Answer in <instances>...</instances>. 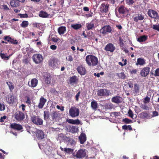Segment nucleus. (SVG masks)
<instances>
[{
	"mask_svg": "<svg viewBox=\"0 0 159 159\" xmlns=\"http://www.w3.org/2000/svg\"><path fill=\"white\" fill-rule=\"evenodd\" d=\"M85 61L89 66H94L97 65L98 59L97 57L92 55H89L86 57Z\"/></svg>",
	"mask_w": 159,
	"mask_h": 159,
	"instance_id": "1",
	"label": "nucleus"
},
{
	"mask_svg": "<svg viewBox=\"0 0 159 159\" xmlns=\"http://www.w3.org/2000/svg\"><path fill=\"white\" fill-rule=\"evenodd\" d=\"M97 94L99 96L108 97L111 94V93L108 89H101L98 90Z\"/></svg>",
	"mask_w": 159,
	"mask_h": 159,
	"instance_id": "2",
	"label": "nucleus"
},
{
	"mask_svg": "<svg viewBox=\"0 0 159 159\" xmlns=\"http://www.w3.org/2000/svg\"><path fill=\"white\" fill-rule=\"evenodd\" d=\"M30 121L37 125H40L43 124V120L39 116H33L31 117Z\"/></svg>",
	"mask_w": 159,
	"mask_h": 159,
	"instance_id": "3",
	"label": "nucleus"
},
{
	"mask_svg": "<svg viewBox=\"0 0 159 159\" xmlns=\"http://www.w3.org/2000/svg\"><path fill=\"white\" fill-rule=\"evenodd\" d=\"M80 111L79 109L75 107H72L70 109L69 114L70 116L73 118L79 116Z\"/></svg>",
	"mask_w": 159,
	"mask_h": 159,
	"instance_id": "4",
	"label": "nucleus"
},
{
	"mask_svg": "<svg viewBox=\"0 0 159 159\" xmlns=\"http://www.w3.org/2000/svg\"><path fill=\"white\" fill-rule=\"evenodd\" d=\"M109 5L108 4L102 3L99 7L100 12L102 14L107 13L109 11Z\"/></svg>",
	"mask_w": 159,
	"mask_h": 159,
	"instance_id": "5",
	"label": "nucleus"
},
{
	"mask_svg": "<svg viewBox=\"0 0 159 159\" xmlns=\"http://www.w3.org/2000/svg\"><path fill=\"white\" fill-rule=\"evenodd\" d=\"M32 58L33 61L36 64L40 63L43 60V56L40 54H34Z\"/></svg>",
	"mask_w": 159,
	"mask_h": 159,
	"instance_id": "6",
	"label": "nucleus"
},
{
	"mask_svg": "<svg viewBox=\"0 0 159 159\" xmlns=\"http://www.w3.org/2000/svg\"><path fill=\"white\" fill-rule=\"evenodd\" d=\"M15 119L18 121H21L25 118L24 114L21 111H16L15 115Z\"/></svg>",
	"mask_w": 159,
	"mask_h": 159,
	"instance_id": "7",
	"label": "nucleus"
},
{
	"mask_svg": "<svg viewBox=\"0 0 159 159\" xmlns=\"http://www.w3.org/2000/svg\"><path fill=\"white\" fill-rule=\"evenodd\" d=\"M48 64L50 66L53 68H56L58 65V61L56 58H53L48 61Z\"/></svg>",
	"mask_w": 159,
	"mask_h": 159,
	"instance_id": "8",
	"label": "nucleus"
},
{
	"mask_svg": "<svg viewBox=\"0 0 159 159\" xmlns=\"http://www.w3.org/2000/svg\"><path fill=\"white\" fill-rule=\"evenodd\" d=\"M112 31L111 27L109 25H105L100 30V33L102 34H106L111 33Z\"/></svg>",
	"mask_w": 159,
	"mask_h": 159,
	"instance_id": "9",
	"label": "nucleus"
},
{
	"mask_svg": "<svg viewBox=\"0 0 159 159\" xmlns=\"http://www.w3.org/2000/svg\"><path fill=\"white\" fill-rule=\"evenodd\" d=\"M86 153L84 150L80 149L79 150L75 155H73L77 158H84L86 155Z\"/></svg>",
	"mask_w": 159,
	"mask_h": 159,
	"instance_id": "10",
	"label": "nucleus"
},
{
	"mask_svg": "<svg viewBox=\"0 0 159 159\" xmlns=\"http://www.w3.org/2000/svg\"><path fill=\"white\" fill-rule=\"evenodd\" d=\"M104 49L107 52H112L115 50L116 48L113 44L109 43L106 45Z\"/></svg>",
	"mask_w": 159,
	"mask_h": 159,
	"instance_id": "11",
	"label": "nucleus"
},
{
	"mask_svg": "<svg viewBox=\"0 0 159 159\" xmlns=\"http://www.w3.org/2000/svg\"><path fill=\"white\" fill-rule=\"evenodd\" d=\"M150 68L148 67H146L143 68L140 72V75L142 77H146L149 74Z\"/></svg>",
	"mask_w": 159,
	"mask_h": 159,
	"instance_id": "12",
	"label": "nucleus"
},
{
	"mask_svg": "<svg viewBox=\"0 0 159 159\" xmlns=\"http://www.w3.org/2000/svg\"><path fill=\"white\" fill-rule=\"evenodd\" d=\"M10 127L12 129L17 131H20L23 128L22 126L21 125L16 123L11 124L10 125Z\"/></svg>",
	"mask_w": 159,
	"mask_h": 159,
	"instance_id": "13",
	"label": "nucleus"
},
{
	"mask_svg": "<svg viewBox=\"0 0 159 159\" xmlns=\"http://www.w3.org/2000/svg\"><path fill=\"white\" fill-rule=\"evenodd\" d=\"M52 120L57 121L60 117V114L56 111H53L51 115Z\"/></svg>",
	"mask_w": 159,
	"mask_h": 159,
	"instance_id": "14",
	"label": "nucleus"
},
{
	"mask_svg": "<svg viewBox=\"0 0 159 159\" xmlns=\"http://www.w3.org/2000/svg\"><path fill=\"white\" fill-rule=\"evenodd\" d=\"M148 14L150 17L152 18L156 19L159 17L158 13L153 10H149L148 11Z\"/></svg>",
	"mask_w": 159,
	"mask_h": 159,
	"instance_id": "15",
	"label": "nucleus"
},
{
	"mask_svg": "<svg viewBox=\"0 0 159 159\" xmlns=\"http://www.w3.org/2000/svg\"><path fill=\"white\" fill-rule=\"evenodd\" d=\"M47 102V99L44 97H42L39 99V102L37 107L39 109H42L44 107L45 103Z\"/></svg>",
	"mask_w": 159,
	"mask_h": 159,
	"instance_id": "16",
	"label": "nucleus"
},
{
	"mask_svg": "<svg viewBox=\"0 0 159 159\" xmlns=\"http://www.w3.org/2000/svg\"><path fill=\"white\" fill-rule=\"evenodd\" d=\"M111 102L116 104L121 103L122 101V97L119 96H116L113 97L111 99Z\"/></svg>",
	"mask_w": 159,
	"mask_h": 159,
	"instance_id": "17",
	"label": "nucleus"
},
{
	"mask_svg": "<svg viewBox=\"0 0 159 159\" xmlns=\"http://www.w3.org/2000/svg\"><path fill=\"white\" fill-rule=\"evenodd\" d=\"M36 136L38 139H42L44 138V134L42 130H38L37 131Z\"/></svg>",
	"mask_w": 159,
	"mask_h": 159,
	"instance_id": "18",
	"label": "nucleus"
},
{
	"mask_svg": "<svg viewBox=\"0 0 159 159\" xmlns=\"http://www.w3.org/2000/svg\"><path fill=\"white\" fill-rule=\"evenodd\" d=\"M139 117L141 119L149 118L150 117V115L147 111H143L140 113Z\"/></svg>",
	"mask_w": 159,
	"mask_h": 159,
	"instance_id": "19",
	"label": "nucleus"
},
{
	"mask_svg": "<svg viewBox=\"0 0 159 159\" xmlns=\"http://www.w3.org/2000/svg\"><path fill=\"white\" fill-rule=\"evenodd\" d=\"M77 71L81 75H84L86 73L85 68L82 66H79L77 68Z\"/></svg>",
	"mask_w": 159,
	"mask_h": 159,
	"instance_id": "20",
	"label": "nucleus"
},
{
	"mask_svg": "<svg viewBox=\"0 0 159 159\" xmlns=\"http://www.w3.org/2000/svg\"><path fill=\"white\" fill-rule=\"evenodd\" d=\"M44 79L46 84H49L51 83L52 77L49 74H47L46 75H44Z\"/></svg>",
	"mask_w": 159,
	"mask_h": 159,
	"instance_id": "21",
	"label": "nucleus"
},
{
	"mask_svg": "<svg viewBox=\"0 0 159 159\" xmlns=\"http://www.w3.org/2000/svg\"><path fill=\"white\" fill-rule=\"evenodd\" d=\"M38 83V80L36 78H34L31 80L30 84V82H29L28 85L34 88L37 85Z\"/></svg>",
	"mask_w": 159,
	"mask_h": 159,
	"instance_id": "22",
	"label": "nucleus"
},
{
	"mask_svg": "<svg viewBox=\"0 0 159 159\" xmlns=\"http://www.w3.org/2000/svg\"><path fill=\"white\" fill-rule=\"evenodd\" d=\"M67 129L69 132L74 133L77 131L78 128L75 126L69 125L67 127Z\"/></svg>",
	"mask_w": 159,
	"mask_h": 159,
	"instance_id": "23",
	"label": "nucleus"
},
{
	"mask_svg": "<svg viewBox=\"0 0 159 159\" xmlns=\"http://www.w3.org/2000/svg\"><path fill=\"white\" fill-rule=\"evenodd\" d=\"M127 11V9L123 5H121L118 9V11L120 14H125Z\"/></svg>",
	"mask_w": 159,
	"mask_h": 159,
	"instance_id": "24",
	"label": "nucleus"
},
{
	"mask_svg": "<svg viewBox=\"0 0 159 159\" xmlns=\"http://www.w3.org/2000/svg\"><path fill=\"white\" fill-rule=\"evenodd\" d=\"M10 4L11 7H16L20 5V2L17 0H12L10 2Z\"/></svg>",
	"mask_w": 159,
	"mask_h": 159,
	"instance_id": "25",
	"label": "nucleus"
},
{
	"mask_svg": "<svg viewBox=\"0 0 159 159\" xmlns=\"http://www.w3.org/2000/svg\"><path fill=\"white\" fill-rule=\"evenodd\" d=\"M79 139L81 144H83L86 140V137L85 134L82 133L79 137Z\"/></svg>",
	"mask_w": 159,
	"mask_h": 159,
	"instance_id": "26",
	"label": "nucleus"
},
{
	"mask_svg": "<svg viewBox=\"0 0 159 159\" xmlns=\"http://www.w3.org/2000/svg\"><path fill=\"white\" fill-rule=\"evenodd\" d=\"M144 18L143 15L141 14H138L137 16H135L134 18V20L136 22H137L139 20H143Z\"/></svg>",
	"mask_w": 159,
	"mask_h": 159,
	"instance_id": "27",
	"label": "nucleus"
},
{
	"mask_svg": "<svg viewBox=\"0 0 159 159\" xmlns=\"http://www.w3.org/2000/svg\"><path fill=\"white\" fill-rule=\"evenodd\" d=\"M39 15L41 17L45 18L48 17L49 14L45 11H41L39 12Z\"/></svg>",
	"mask_w": 159,
	"mask_h": 159,
	"instance_id": "28",
	"label": "nucleus"
},
{
	"mask_svg": "<svg viewBox=\"0 0 159 159\" xmlns=\"http://www.w3.org/2000/svg\"><path fill=\"white\" fill-rule=\"evenodd\" d=\"M66 27L65 26H61L58 29V32L59 34H63L66 31Z\"/></svg>",
	"mask_w": 159,
	"mask_h": 159,
	"instance_id": "29",
	"label": "nucleus"
},
{
	"mask_svg": "<svg viewBox=\"0 0 159 159\" xmlns=\"http://www.w3.org/2000/svg\"><path fill=\"white\" fill-rule=\"evenodd\" d=\"M145 63V61L144 59L139 58L137 59V62L136 63V65L137 66L140 65L142 66Z\"/></svg>",
	"mask_w": 159,
	"mask_h": 159,
	"instance_id": "30",
	"label": "nucleus"
},
{
	"mask_svg": "<svg viewBox=\"0 0 159 159\" xmlns=\"http://www.w3.org/2000/svg\"><path fill=\"white\" fill-rule=\"evenodd\" d=\"M148 36L143 35L140 36L137 39V41L140 43L144 42L148 39Z\"/></svg>",
	"mask_w": 159,
	"mask_h": 159,
	"instance_id": "31",
	"label": "nucleus"
},
{
	"mask_svg": "<svg viewBox=\"0 0 159 159\" xmlns=\"http://www.w3.org/2000/svg\"><path fill=\"white\" fill-rule=\"evenodd\" d=\"M116 76H118L119 79L123 80L125 79L126 78L125 75L123 72L116 73Z\"/></svg>",
	"mask_w": 159,
	"mask_h": 159,
	"instance_id": "32",
	"label": "nucleus"
},
{
	"mask_svg": "<svg viewBox=\"0 0 159 159\" xmlns=\"http://www.w3.org/2000/svg\"><path fill=\"white\" fill-rule=\"evenodd\" d=\"M71 27L75 30H78L82 27L81 25L80 24H73L71 25Z\"/></svg>",
	"mask_w": 159,
	"mask_h": 159,
	"instance_id": "33",
	"label": "nucleus"
},
{
	"mask_svg": "<svg viewBox=\"0 0 159 159\" xmlns=\"http://www.w3.org/2000/svg\"><path fill=\"white\" fill-rule=\"evenodd\" d=\"M91 107L94 110H96L98 108V104L96 101H92L91 102Z\"/></svg>",
	"mask_w": 159,
	"mask_h": 159,
	"instance_id": "34",
	"label": "nucleus"
},
{
	"mask_svg": "<svg viewBox=\"0 0 159 159\" xmlns=\"http://www.w3.org/2000/svg\"><path fill=\"white\" fill-rule=\"evenodd\" d=\"M139 85L137 84H134V93L137 94L139 92Z\"/></svg>",
	"mask_w": 159,
	"mask_h": 159,
	"instance_id": "35",
	"label": "nucleus"
},
{
	"mask_svg": "<svg viewBox=\"0 0 159 159\" xmlns=\"http://www.w3.org/2000/svg\"><path fill=\"white\" fill-rule=\"evenodd\" d=\"M122 129L125 130L132 131V128L130 125H124L122 126Z\"/></svg>",
	"mask_w": 159,
	"mask_h": 159,
	"instance_id": "36",
	"label": "nucleus"
},
{
	"mask_svg": "<svg viewBox=\"0 0 159 159\" xmlns=\"http://www.w3.org/2000/svg\"><path fill=\"white\" fill-rule=\"evenodd\" d=\"M50 113L48 111H44V119L45 120H47L49 117Z\"/></svg>",
	"mask_w": 159,
	"mask_h": 159,
	"instance_id": "37",
	"label": "nucleus"
},
{
	"mask_svg": "<svg viewBox=\"0 0 159 159\" xmlns=\"http://www.w3.org/2000/svg\"><path fill=\"white\" fill-rule=\"evenodd\" d=\"M6 83L8 86L10 91L12 92L14 88L13 83L10 81H8Z\"/></svg>",
	"mask_w": 159,
	"mask_h": 159,
	"instance_id": "38",
	"label": "nucleus"
},
{
	"mask_svg": "<svg viewBox=\"0 0 159 159\" xmlns=\"http://www.w3.org/2000/svg\"><path fill=\"white\" fill-rule=\"evenodd\" d=\"M8 102L10 104H12L15 101V98L14 96H11L8 98Z\"/></svg>",
	"mask_w": 159,
	"mask_h": 159,
	"instance_id": "39",
	"label": "nucleus"
},
{
	"mask_svg": "<svg viewBox=\"0 0 159 159\" xmlns=\"http://www.w3.org/2000/svg\"><path fill=\"white\" fill-rule=\"evenodd\" d=\"M77 80V76L75 75L71 77L70 79V83H75Z\"/></svg>",
	"mask_w": 159,
	"mask_h": 159,
	"instance_id": "40",
	"label": "nucleus"
},
{
	"mask_svg": "<svg viewBox=\"0 0 159 159\" xmlns=\"http://www.w3.org/2000/svg\"><path fill=\"white\" fill-rule=\"evenodd\" d=\"M86 25L87 29L89 30H91L93 28H94L95 27L94 24L91 23L86 24Z\"/></svg>",
	"mask_w": 159,
	"mask_h": 159,
	"instance_id": "41",
	"label": "nucleus"
},
{
	"mask_svg": "<svg viewBox=\"0 0 159 159\" xmlns=\"http://www.w3.org/2000/svg\"><path fill=\"white\" fill-rule=\"evenodd\" d=\"M29 25V22L27 21H24L20 24V26L24 28L27 27Z\"/></svg>",
	"mask_w": 159,
	"mask_h": 159,
	"instance_id": "42",
	"label": "nucleus"
},
{
	"mask_svg": "<svg viewBox=\"0 0 159 159\" xmlns=\"http://www.w3.org/2000/svg\"><path fill=\"white\" fill-rule=\"evenodd\" d=\"M150 98L148 96H147L144 99V100L143 101V102L145 104L148 103L150 102Z\"/></svg>",
	"mask_w": 159,
	"mask_h": 159,
	"instance_id": "43",
	"label": "nucleus"
},
{
	"mask_svg": "<svg viewBox=\"0 0 159 159\" xmlns=\"http://www.w3.org/2000/svg\"><path fill=\"white\" fill-rule=\"evenodd\" d=\"M123 121L126 124H129L132 123V120L128 118H125L123 120Z\"/></svg>",
	"mask_w": 159,
	"mask_h": 159,
	"instance_id": "44",
	"label": "nucleus"
},
{
	"mask_svg": "<svg viewBox=\"0 0 159 159\" xmlns=\"http://www.w3.org/2000/svg\"><path fill=\"white\" fill-rule=\"evenodd\" d=\"M0 56L2 59L4 60H7L9 59V57L6 56V55L4 53H0Z\"/></svg>",
	"mask_w": 159,
	"mask_h": 159,
	"instance_id": "45",
	"label": "nucleus"
},
{
	"mask_svg": "<svg viewBox=\"0 0 159 159\" xmlns=\"http://www.w3.org/2000/svg\"><path fill=\"white\" fill-rule=\"evenodd\" d=\"M124 40L121 37L119 38V44L120 47H122L124 46V43H123Z\"/></svg>",
	"mask_w": 159,
	"mask_h": 159,
	"instance_id": "46",
	"label": "nucleus"
},
{
	"mask_svg": "<svg viewBox=\"0 0 159 159\" xmlns=\"http://www.w3.org/2000/svg\"><path fill=\"white\" fill-rule=\"evenodd\" d=\"M64 151L67 153H70L72 152L73 151V150L72 149L70 148H65L64 149Z\"/></svg>",
	"mask_w": 159,
	"mask_h": 159,
	"instance_id": "47",
	"label": "nucleus"
},
{
	"mask_svg": "<svg viewBox=\"0 0 159 159\" xmlns=\"http://www.w3.org/2000/svg\"><path fill=\"white\" fill-rule=\"evenodd\" d=\"M152 74L155 76H159V68H157L155 71V73H152Z\"/></svg>",
	"mask_w": 159,
	"mask_h": 159,
	"instance_id": "48",
	"label": "nucleus"
},
{
	"mask_svg": "<svg viewBox=\"0 0 159 159\" xmlns=\"http://www.w3.org/2000/svg\"><path fill=\"white\" fill-rule=\"evenodd\" d=\"M11 38L9 36H5L3 38L5 41H7L9 43L11 41Z\"/></svg>",
	"mask_w": 159,
	"mask_h": 159,
	"instance_id": "49",
	"label": "nucleus"
},
{
	"mask_svg": "<svg viewBox=\"0 0 159 159\" xmlns=\"http://www.w3.org/2000/svg\"><path fill=\"white\" fill-rule=\"evenodd\" d=\"M26 98H27V100L25 101V102L29 105H30L31 103V102L30 98L28 96H26Z\"/></svg>",
	"mask_w": 159,
	"mask_h": 159,
	"instance_id": "50",
	"label": "nucleus"
},
{
	"mask_svg": "<svg viewBox=\"0 0 159 159\" xmlns=\"http://www.w3.org/2000/svg\"><path fill=\"white\" fill-rule=\"evenodd\" d=\"M9 43L14 44H17L18 43L16 40H14L13 39L11 38V41Z\"/></svg>",
	"mask_w": 159,
	"mask_h": 159,
	"instance_id": "51",
	"label": "nucleus"
},
{
	"mask_svg": "<svg viewBox=\"0 0 159 159\" xmlns=\"http://www.w3.org/2000/svg\"><path fill=\"white\" fill-rule=\"evenodd\" d=\"M126 3L129 5H131L134 3L133 0H126Z\"/></svg>",
	"mask_w": 159,
	"mask_h": 159,
	"instance_id": "52",
	"label": "nucleus"
},
{
	"mask_svg": "<svg viewBox=\"0 0 159 159\" xmlns=\"http://www.w3.org/2000/svg\"><path fill=\"white\" fill-rule=\"evenodd\" d=\"M5 109V106L3 103L0 102V111H3Z\"/></svg>",
	"mask_w": 159,
	"mask_h": 159,
	"instance_id": "53",
	"label": "nucleus"
},
{
	"mask_svg": "<svg viewBox=\"0 0 159 159\" xmlns=\"http://www.w3.org/2000/svg\"><path fill=\"white\" fill-rule=\"evenodd\" d=\"M128 116L129 117H130L132 118H133V116H134V114L132 111L129 109L128 112Z\"/></svg>",
	"mask_w": 159,
	"mask_h": 159,
	"instance_id": "54",
	"label": "nucleus"
},
{
	"mask_svg": "<svg viewBox=\"0 0 159 159\" xmlns=\"http://www.w3.org/2000/svg\"><path fill=\"white\" fill-rule=\"evenodd\" d=\"M19 16H20V17L21 18H27L28 17L27 14H19Z\"/></svg>",
	"mask_w": 159,
	"mask_h": 159,
	"instance_id": "55",
	"label": "nucleus"
},
{
	"mask_svg": "<svg viewBox=\"0 0 159 159\" xmlns=\"http://www.w3.org/2000/svg\"><path fill=\"white\" fill-rule=\"evenodd\" d=\"M30 60L28 58H26L24 59L23 61V63L24 64L27 65L29 63Z\"/></svg>",
	"mask_w": 159,
	"mask_h": 159,
	"instance_id": "56",
	"label": "nucleus"
},
{
	"mask_svg": "<svg viewBox=\"0 0 159 159\" xmlns=\"http://www.w3.org/2000/svg\"><path fill=\"white\" fill-rule=\"evenodd\" d=\"M2 8L5 10L8 11L9 10V8L8 6L5 4L3 5L2 6Z\"/></svg>",
	"mask_w": 159,
	"mask_h": 159,
	"instance_id": "57",
	"label": "nucleus"
},
{
	"mask_svg": "<svg viewBox=\"0 0 159 159\" xmlns=\"http://www.w3.org/2000/svg\"><path fill=\"white\" fill-rule=\"evenodd\" d=\"M54 42L57 43L60 40L59 38L52 37L51 39Z\"/></svg>",
	"mask_w": 159,
	"mask_h": 159,
	"instance_id": "58",
	"label": "nucleus"
},
{
	"mask_svg": "<svg viewBox=\"0 0 159 159\" xmlns=\"http://www.w3.org/2000/svg\"><path fill=\"white\" fill-rule=\"evenodd\" d=\"M80 124V121L78 119L75 120H74L73 124L79 125Z\"/></svg>",
	"mask_w": 159,
	"mask_h": 159,
	"instance_id": "59",
	"label": "nucleus"
},
{
	"mask_svg": "<svg viewBox=\"0 0 159 159\" xmlns=\"http://www.w3.org/2000/svg\"><path fill=\"white\" fill-rule=\"evenodd\" d=\"M25 128L27 131L29 133L31 134V130H30L31 127L29 125H26L25 126Z\"/></svg>",
	"mask_w": 159,
	"mask_h": 159,
	"instance_id": "60",
	"label": "nucleus"
},
{
	"mask_svg": "<svg viewBox=\"0 0 159 159\" xmlns=\"http://www.w3.org/2000/svg\"><path fill=\"white\" fill-rule=\"evenodd\" d=\"M33 25L34 27H39L40 26V23H35L33 24Z\"/></svg>",
	"mask_w": 159,
	"mask_h": 159,
	"instance_id": "61",
	"label": "nucleus"
},
{
	"mask_svg": "<svg viewBox=\"0 0 159 159\" xmlns=\"http://www.w3.org/2000/svg\"><path fill=\"white\" fill-rule=\"evenodd\" d=\"M153 29L159 31V25H153Z\"/></svg>",
	"mask_w": 159,
	"mask_h": 159,
	"instance_id": "62",
	"label": "nucleus"
},
{
	"mask_svg": "<svg viewBox=\"0 0 159 159\" xmlns=\"http://www.w3.org/2000/svg\"><path fill=\"white\" fill-rule=\"evenodd\" d=\"M7 116H4L1 117L0 121L1 122H3L4 121V120L7 118Z\"/></svg>",
	"mask_w": 159,
	"mask_h": 159,
	"instance_id": "63",
	"label": "nucleus"
},
{
	"mask_svg": "<svg viewBox=\"0 0 159 159\" xmlns=\"http://www.w3.org/2000/svg\"><path fill=\"white\" fill-rule=\"evenodd\" d=\"M66 122L70 124H73L74 120L70 119H68L66 120Z\"/></svg>",
	"mask_w": 159,
	"mask_h": 159,
	"instance_id": "64",
	"label": "nucleus"
}]
</instances>
